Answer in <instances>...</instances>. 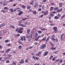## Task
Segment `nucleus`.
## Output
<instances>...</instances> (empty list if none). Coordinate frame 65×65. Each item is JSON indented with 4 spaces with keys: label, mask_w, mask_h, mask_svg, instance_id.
Returning a JSON list of instances; mask_svg holds the SVG:
<instances>
[{
    "label": "nucleus",
    "mask_w": 65,
    "mask_h": 65,
    "mask_svg": "<svg viewBox=\"0 0 65 65\" xmlns=\"http://www.w3.org/2000/svg\"><path fill=\"white\" fill-rule=\"evenodd\" d=\"M24 29L22 27H20L19 29V30L18 31V33H22L23 32V31H22Z\"/></svg>",
    "instance_id": "obj_1"
},
{
    "label": "nucleus",
    "mask_w": 65,
    "mask_h": 65,
    "mask_svg": "<svg viewBox=\"0 0 65 65\" xmlns=\"http://www.w3.org/2000/svg\"><path fill=\"white\" fill-rule=\"evenodd\" d=\"M54 32H57L58 31V28L56 27H54L53 28Z\"/></svg>",
    "instance_id": "obj_2"
},
{
    "label": "nucleus",
    "mask_w": 65,
    "mask_h": 65,
    "mask_svg": "<svg viewBox=\"0 0 65 65\" xmlns=\"http://www.w3.org/2000/svg\"><path fill=\"white\" fill-rule=\"evenodd\" d=\"M55 13H56V12H52L50 14V16L51 17H54V14Z\"/></svg>",
    "instance_id": "obj_3"
},
{
    "label": "nucleus",
    "mask_w": 65,
    "mask_h": 65,
    "mask_svg": "<svg viewBox=\"0 0 65 65\" xmlns=\"http://www.w3.org/2000/svg\"><path fill=\"white\" fill-rule=\"evenodd\" d=\"M46 47V44H44L42 46H41L40 48L41 49H43Z\"/></svg>",
    "instance_id": "obj_4"
},
{
    "label": "nucleus",
    "mask_w": 65,
    "mask_h": 65,
    "mask_svg": "<svg viewBox=\"0 0 65 65\" xmlns=\"http://www.w3.org/2000/svg\"><path fill=\"white\" fill-rule=\"evenodd\" d=\"M19 25L20 26H22V27H26V25H24L23 24H19Z\"/></svg>",
    "instance_id": "obj_5"
},
{
    "label": "nucleus",
    "mask_w": 65,
    "mask_h": 65,
    "mask_svg": "<svg viewBox=\"0 0 65 65\" xmlns=\"http://www.w3.org/2000/svg\"><path fill=\"white\" fill-rule=\"evenodd\" d=\"M48 10H46L45 12L44 13V15H47L48 14Z\"/></svg>",
    "instance_id": "obj_6"
},
{
    "label": "nucleus",
    "mask_w": 65,
    "mask_h": 65,
    "mask_svg": "<svg viewBox=\"0 0 65 65\" xmlns=\"http://www.w3.org/2000/svg\"><path fill=\"white\" fill-rule=\"evenodd\" d=\"M23 13V12L22 11H20L18 13V15H21Z\"/></svg>",
    "instance_id": "obj_7"
},
{
    "label": "nucleus",
    "mask_w": 65,
    "mask_h": 65,
    "mask_svg": "<svg viewBox=\"0 0 65 65\" xmlns=\"http://www.w3.org/2000/svg\"><path fill=\"white\" fill-rule=\"evenodd\" d=\"M62 10H63V9L62 8H61L60 10H57V12H61V11H62Z\"/></svg>",
    "instance_id": "obj_8"
},
{
    "label": "nucleus",
    "mask_w": 65,
    "mask_h": 65,
    "mask_svg": "<svg viewBox=\"0 0 65 65\" xmlns=\"http://www.w3.org/2000/svg\"><path fill=\"white\" fill-rule=\"evenodd\" d=\"M48 51L46 52L44 54V56H46V55H47L48 54Z\"/></svg>",
    "instance_id": "obj_9"
},
{
    "label": "nucleus",
    "mask_w": 65,
    "mask_h": 65,
    "mask_svg": "<svg viewBox=\"0 0 65 65\" xmlns=\"http://www.w3.org/2000/svg\"><path fill=\"white\" fill-rule=\"evenodd\" d=\"M41 53H42V51H39L38 53V54H36V56H39V55H40V54H41Z\"/></svg>",
    "instance_id": "obj_10"
},
{
    "label": "nucleus",
    "mask_w": 65,
    "mask_h": 65,
    "mask_svg": "<svg viewBox=\"0 0 65 65\" xmlns=\"http://www.w3.org/2000/svg\"><path fill=\"white\" fill-rule=\"evenodd\" d=\"M5 26V24L3 23L1 25H0V28H1V27H4V26Z\"/></svg>",
    "instance_id": "obj_11"
},
{
    "label": "nucleus",
    "mask_w": 65,
    "mask_h": 65,
    "mask_svg": "<svg viewBox=\"0 0 65 65\" xmlns=\"http://www.w3.org/2000/svg\"><path fill=\"white\" fill-rule=\"evenodd\" d=\"M62 5H63V4L62 3H60L59 4V7L61 8L62 7Z\"/></svg>",
    "instance_id": "obj_12"
},
{
    "label": "nucleus",
    "mask_w": 65,
    "mask_h": 65,
    "mask_svg": "<svg viewBox=\"0 0 65 65\" xmlns=\"http://www.w3.org/2000/svg\"><path fill=\"white\" fill-rule=\"evenodd\" d=\"M30 29H28L27 31V34H29V33H30Z\"/></svg>",
    "instance_id": "obj_13"
},
{
    "label": "nucleus",
    "mask_w": 65,
    "mask_h": 65,
    "mask_svg": "<svg viewBox=\"0 0 65 65\" xmlns=\"http://www.w3.org/2000/svg\"><path fill=\"white\" fill-rule=\"evenodd\" d=\"M24 63V60L22 59L20 61V64H23Z\"/></svg>",
    "instance_id": "obj_14"
},
{
    "label": "nucleus",
    "mask_w": 65,
    "mask_h": 65,
    "mask_svg": "<svg viewBox=\"0 0 65 65\" xmlns=\"http://www.w3.org/2000/svg\"><path fill=\"white\" fill-rule=\"evenodd\" d=\"M64 35V34H63L61 35L60 36V38L61 41L62 40V39H63V36Z\"/></svg>",
    "instance_id": "obj_15"
},
{
    "label": "nucleus",
    "mask_w": 65,
    "mask_h": 65,
    "mask_svg": "<svg viewBox=\"0 0 65 65\" xmlns=\"http://www.w3.org/2000/svg\"><path fill=\"white\" fill-rule=\"evenodd\" d=\"M49 43L50 44H51V45H52V46H53L55 45L54 44H53V42H49Z\"/></svg>",
    "instance_id": "obj_16"
},
{
    "label": "nucleus",
    "mask_w": 65,
    "mask_h": 65,
    "mask_svg": "<svg viewBox=\"0 0 65 65\" xmlns=\"http://www.w3.org/2000/svg\"><path fill=\"white\" fill-rule=\"evenodd\" d=\"M50 38V37H48L47 38V39L46 40V42H47L48 40H49V39Z\"/></svg>",
    "instance_id": "obj_17"
},
{
    "label": "nucleus",
    "mask_w": 65,
    "mask_h": 65,
    "mask_svg": "<svg viewBox=\"0 0 65 65\" xmlns=\"http://www.w3.org/2000/svg\"><path fill=\"white\" fill-rule=\"evenodd\" d=\"M38 36V33H37L36 32L35 34V37H36Z\"/></svg>",
    "instance_id": "obj_18"
},
{
    "label": "nucleus",
    "mask_w": 65,
    "mask_h": 65,
    "mask_svg": "<svg viewBox=\"0 0 65 65\" xmlns=\"http://www.w3.org/2000/svg\"><path fill=\"white\" fill-rule=\"evenodd\" d=\"M65 15H62L61 17V20H62V19H63L64 18H65Z\"/></svg>",
    "instance_id": "obj_19"
},
{
    "label": "nucleus",
    "mask_w": 65,
    "mask_h": 65,
    "mask_svg": "<svg viewBox=\"0 0 65 65\" xmlns=\"http://www.w3.org/2000/svg\"><path fill=\"white\" fill-rule=\"evenodd\" d=\"M29 60V58H27L25 60V63H28V60Z\"/></svg>",
    "instance_id": "obj_20"
},
{
    "label": "nucleus",
    "mask_w": 65,
    "mask_h": 65,
    "mask_svg": "<svg viewBox=\"0 0 65 65\" xmlns=\"http://www.w3.org/2000/svg\"><path fill=\"white\" fill-rule=\"evenodd\" d=\"M27 19H28V18H24L22 19V21H25V20H27Z\"/></svg>",
    "instance_id": "obj_21"
},
{
    "label": "nucleus",
    "mask_w": 65,
    "mask_h": 65,
    "mask_svg": "<svg viewBox=\"0 0 65 65\" xmlns=\"http://www.w3.org/2000/svg\"><path fill=\"white\" fill-rule=\"evenodd\" d=\"M32 12L34 14H36V13H37V12L35 11H32Z\"/></svg>",
    "instance_id": "obj_22"
},
{
    "label": "nucleus",
    "mask_w": 65,
    "mask_h": 65,
    "mask_svg": "<svg viewBox=\"0 0 65 65\" xmlns=\"http://www.w3.org/2000/svg\"><path fill=\"white\" fill-rule=\"evenodd\" d=\"M46 37H44L43 38L42 40L43 41H44V40H46Z\"/></svg>",
    "instance_id": "obj_23"
},
{
    "label": "nucleus",
    "mask_w": 65,
    "mask_h": 65,
    "mask_svg": "<svg viewBox=\"0 0 65 65\" xmlns=\"http://www.w3.org/2000/svg\"><path fill=\"white\" fill-rule=\"evenodd\" d=\"M53 9H54V7H51L50 10V11H52V10H53Z\"/></svg>",
    "instance_id": "obj_24"
},
{
    "label": "nucleus",
    "mask_w": 65,
    "mask_h": 65,
    "mask_svg": "<svg viewBox=\"0 0 65 65\" xmlns=\"http://www.w3.org/2000/svg\"><path fill=\"white\" fill-rule=\"evenodd\" d=\"M51 49L52 50H56V48H54L53 47H52L51 48Z\"/></svg>",
    "instance_id": "obj_25"
},
{
    "label": "nucleus",
    "mask_w": 65,
    "mask_h": 65,
    "mask_svg": "<svg viewBox=\"0 0 65 65\" xmlns=\"http://www.w3.org/2000/svg\"><path fill=\"white\" fill-rule=\"evenodd\" d=\"M35 37V40H36V41H37L38 40V39H39L38 37Z\"/></svg>",
    "instance_id": "obj_26"
},
{
    "label": "nucleus",
    "mask_w": 65,
    "mask_h": 65,
    "mask_svg": "<svg viewBox=\"0 0 65 65\" xmlns=\"http://www.w3.org/2000/svg\"><path fill=\"white\" fill-rule=\"evenodd\" d=\"M22 45H20L19 46L18 48L19 49H21V48H22Z\"/></svg>",
    "instance_id": "obj_27"
},
{
    "label": "nucleus",
    "mask_w": 65,
    "mask_h": 65,
    "mask_svg": "<svg viewBox=\"0 0 65 65\" xmlns=\"http://www.w3.org/2000/svg\"><path fill=\"white\" fill-rule=\"evenodd\" d=\"M10 27L12 28H15V27H14V26H13V25H10Z\"/></svg>",
    "instance_id": "obj_28"
},
{
    "label": "nucleus",
    "mask_w": 65,
    "mask_h": 65,
    "mask_svg": "<svg viewBox=\"0 0 65 65\" xmlns=\"http://www.w3.org/2000/svg\"><path fill=\"white\" fill-rule=\"evenodd\" d=\"M54 19H59V17L57 16H55L54 17Z\"/></svg>",
    "instance_id": "obj_29"
},
{
    "label": "nucleus",
    "mask_w": 65,
    "mask_h": 65,
    "mask_svg": "<svg viewBox=\"0 0 65 65\" xmlns=\"http://www.w3.org/2000/svg\"><path fill=\"white\" fill-rule=\"evenodd\" d=\"M22 7L23 9H25V6L23 5L21 6Z\"/></svg>",
    "instance_id": "obj_30"
},
{
    "label": "nucleus",
    "mask_w": 65,
    "mask_h": 65,
    "mask_svg": "<svg viewBox=\"0 0 65 65\" xmlns=\"http://www.w3.org/2000/svg\"><path fill=\"white\" fill-rule=\"evenodd\" d=\"M52 38V40H53V41H54L55 42H56V39H55L54 38Z\"/></svg>",
    "instance_id": "obj_31"
},
{
    "label": "nucleus",
    "mask_w": 65,
    "mask_h": 65,
    "mask_svg": "<svg viewBox=\"0 0 65 65\" xmlns=\"http://www.w3.org/2000/svg\"><path fill=\"white\" fill-rule=\"evenodd\" d=\"M23 38L24 41H25V40H26V36H23Z\"/></svg>",
    "instance_id": "obj_32"
},
{
    "label": "nucleus",
    "mask_w": 65,
    "mask_h": 65,
    "mask_svg": "<svg viewBox=\"0 0 65 65\" xmlns=\"http://www.w3.org/2000/svg\"><path fill=\"white\" fill-rule=\"evenodd\" d=\"M21 41H23V40H24L23 36H22L21 37Z\"/></svg>",
    "instance_id": "obj_33"
},
{
    "label": "nucleus",
    "mask_w": 65,
    "mask_h": 65,
    "mask_svg": "<svg viewBox=\"0 0 65 65\" xmlns=\"http://www.w3.org/2000/svg\"><path fill=\"white\" fill-rule=\"evenodd\" d=\"M44 7H45V6H44L43 5L42 6V9H44Z\"/></svg>",
    "instance_id": "obj_34"
},
{
    "label": "nucleus",
    "mask_w": 65,
    "mask_h": 65,
    "mask_svg": "<svg viewBox=\"0 0 65 65\" xmlns=\"http://www.w3.org/2000/svg\"><path fill=\"white\" fill-rule=\"evenodd\" d=\"M58 8L59 7H56V8H54V10H57V9H58Z\"/></svg>",
    "instance_id": "obj_35"
},
{
    "label": "nucleus",
    "mask_w": 65,
    "mask_h": 65,
    "mask_svg": "<svg viewBox=\"0 0 65 65\" xmlns=\"http://www.w3.org/2000/svg\"><path fill=\"white\" fill-rule=\"evenodd\" d=\"M10 11H11V12H13V10L12 9H10Z\"/></svg>",
    "instance_id": "obj_36"
},
{
    "label": "nucleus",
    "mask_w": 65,
    "mask_h": 65,
    "mask_svg": "<svg viewBox=\"0 0 65 65\" xmlns=\"http://www.w3.org/2000/svg\"><path fill=\"white\" fill-rule=\"evenodd\" d=\"M52 58H53V56L52 55L51 56H50V60H52Z\"/></svg>",
    "instance_id": "obj_37"
},
{
    "label": "nucleus",
    "mask_w": 65,
    "mask_h": 65,
    "mask_svg": "<svg viewBox=\"0 0 65 65\" xmlns=\"http://www.w3.org/2000/svg\"><path fill=\"white\" fill-rule=\"evenodd\" d=\"M41 32H42V31L40 30H39L38 31V33L39 34H41Z\"/></svg>",
    "instance_id": "obj_38"
},
{
    "label": "nucleus",
    "mask_w": 65,
    "mask_h": 65,
    "mask_svg": "<svg viewBox=\"0 0 65 65\" xmlns=\"http://www.w3.org/2000/svg\"><path fill=\"white\" fill-rule=\"evenodd\" d=\"M55 58H56V57H54L52 59V61H55Z\"/></svg>",
    "instance_id": "obj_39"
},
{
    "label": "nucleus",
    "mask_w": 65,
    "mask_h": 65,
    "mask_svg": "<svg viewBox=\"0 0 65 65\" xmlns=\"http://www.w3.org/2000/svg\"><path fill=\"white\" fill-rule=\"evenodd\" d=\"M32 57L33 59H34V60H36L35 56H33Z\"/></svg>",
    "instance_id": "obj_40"
},
{
    "label": "nucleus",
    "mask_w": 65,
    "mask_h": 65,
    "mask_svg": "<svg viewBox=\"0 0 65 65\" xmlns=\"http://www.w3.org/2000/svg\"><path fill=\"white\" fill-rule=\"evenodd\" d=\"M55 35H53V36H52L51 38H55Z\"/></svg>",
    "instance_id": "obj_41"
},
{
    "label": "nucleus",
    "mask_w": 65,
    "mask_h": 65,
    "mask_svg": "<svg viewBox=\"0 0 65 65\" xmlns=\"http://www.w3.org/2000/svg\"><path fill=\"white\" fill-rule=\"evenodd\" d=\"M9 50H10V49H8L6 51L7 52V53H8V52H9Z\"/></svg>",
    "instance_id": "obj_42"
},
{
    "label": "nucleus",
    "mask_w": 65,
    "mask_h": 65,
    "mask_svg": "<svg viewBox=\"0 0 65 65\" xmlns=\"http://www.w3.org/2000/svg\"><path fill=\"white\" fill-rule=\"evenodd\" d=\"M27 9H30V6H28L27 7Z\"/></svg>",
    "instance_id": "obj_43"
},
{
    "label": "nucleus",
    "mask_w": 65,
    "mask_h": 65,
    "mask_svg": "<svg viewBox=\"0 0 65 65\" xmlns=\"http://www.w3.org/2000/svg\"><path fill=\"white\" fill-rule=\"evenodd\" d=\"M5 43H7V42H8V40H6L5 41Z\"/></svg>",
    "instance_id": "obj_44"
},
{
    "label": "nucleus",
    "mask_w": 65,
    "mask_h": 65,
    "mask_svg": "<svg viewBox=\"0 0 65 65\" xmlns=\"http://www.w3.org/2000/svg\"><path fill=\"white\" fill-rule=\"evenodd\" d=\"M43 15H44V14H42L40 16V18H43Z\"/></svg>",
    "instance_id": "obj_45"
},
{
    "label": "nucleus",
    "mask_w": 65,
    "mask_h": 65,
    "mask_svg": "<svg viewBox=\"0 0 65 65\" xmlns=\"http://www.w3.org/2000/svg\"><path fill=\"white\" fill-rule=\"evenodd\" d=\"M32 36H33V35H32V34H31L30 36V38H32Z\"/></svg>",
    "instance_id": "obj_46"
},
{
    "label": "nucleus",
    "mask_w": 65,
    "mask_h": 65,
    "mask_svg": "<svg viewBox=\"0 0 65 65\" xmlns=\"http://www.w3.org/2000/svg\"><path fill=\"white\" fill-rule=\"evenodd\" d=\"M36 60H39V58L38 57H36Z\"/></svg>",
    "instance_id": "obj_47"
},
{
    "label": "nucleus",
    "mask_w": 65,
    "mask_h": 65,
    "mask_svg": "<svg viewBox=\"0 0 65 65\" xmlns=\"http://www.w3.org/2000/svg\"><path fill=\"white\" fill-rule=\"evenodd\" d=\"M33 3L32 2H30V5H33Z\"/></svg>",
    "instance_id": "obj_48"
},
{
    "label": "nucleus",
    "mask_w": 65,
    "mask_h": 65,
    "mask_svg": "<svg viewBox=\"0 0 65 65\" xmlns=\"http://www.w3.org/2000/svg\"><path fill=\"white\" fill-rule=\"evenodd\" d=\"M3 5L4 6H5L6 5V4L5 2H4Z\"/></svg>",
    "instance_id": "obj_49"
},
{
    "label": "nucleus",
    "mask_w": 65,
    "mask_h": 65,
    "mask_svg": "<svg viewBox=\"0 0 65 65\" xmlns=\"http://www.w3.org/2000/svg\"><path fill=\"white\" fill-rule=\"evenodd\" d=\"M26 38H29L30 37L29 36H27L26 37Z\"/></svg>",
    "instance_id": "obj_50"
},
{
    "label": "nucleus",
    "mask_w": 65,
    "mask_h": 65,
    "mask_svg": "<svg viewBox=\"0 0 65 65\" xmlns=\"http://www.w3.org/2000/svg\"><path fill=\"white\" fill-rule=\"evenodd\" d=\"M37 4H36L34 6V7H37Z\"/></svg>",
    "instance_id": "obj_51"
},
{
    "label": "nucleus",
    "mask_w": 65,
    "mask_h": 65,
    "mask_svg": "<svg viewBox=\"0 0 65 65\" xmlns=\"http://www.w3.org/2000/svg\"><path fill=\"white\" fill-rule=\"evenodd\" d=\"M2 12H4V13L5 12V10H2L1 11Z\"/></svg>",
    "instance_id": "obj_52"
},
{
    "label": "nucleus",
    "mask_w": 65,
    "mask_h": 65,
    "mask_svg": "<svg viewBox=\"0 0 65 65\" xmlns=\"http://www.w3.org/2000/svg\"><path fill=\"white\" fill-rule=\"evenodd\" d=\"M48 22L50 23H52V20H50V21H48Z\"/></svg>",
    "instance_id": "obj_53"
},
{
    "label": "nucleus",
    "mask_w": 65,
    "mask_h": 65,
    "mask_svg": "<svg viewBox=\"0 0 65 65\" xmlns=\"http://www.w3.org/2000/svg\"><path fill=\"white\" fill-rule=\"evenodd\" d=\"M50 25L51 26H54V25H55V24H50Z\"/></svg>",
    "instance_id": "obj_54"
},
{
    "label": "nucleus",
    "mask_w": 65,
    "mask_h": 65,
    "mask_svg": "<svg viewBox=\"0 0 65 65\" xmlns=\"http://www.w3.org/2000/svg\"><path fill=\"white\" fill-rule=\"evenodd\" d=\"M41 10H42V9H41V8H40L39 9H38V11H41Z\"/></svg>",
    "instance_id": "obj_55"
},
{
    "label": "nucleus",
    "mask_w": 65,
    "mask_h": 65,
    "mask_svg": "<svg viewBox=\"0 0 65 65\" xmlns=\"http://www.w3.org/2000/svg\"><path fill=\"white\" fill-rule=\"evenodd\" d=\"M41 30H45V29L44 28H43L41 29Z\"/></svg>",
    "instance_id": "obj_56"
},
{
    "label": "nucleus",
    "mask_w": 65,
    "mask_h": 65,
    "mask_svg": "<svg viewBox=\"0 0 65 65\" xmlns=\"http://www.w3.org/2000/svg\"><path fill=\"white\" fill-rule=\"evenodd\" d=\"M32 47H33V46H30L29 47V49H31V48H32Z\"/></svg>",
    "instance_id": "obj_57"
},
{
    "label": "nucleus",
    "mask_w": 65,
    "mask_h": 65,
    "mask_svg": "<svg viewBox=\"0 0 65 65\" xmlns=\"http://www.w3.org/2000/svg\"><path fill=\"white\" fill-rule=\"evenodd\" d=\"M46 0H43V2H46Z\"/></svg>",
    "instance_id": "obj_58"
},
{
    "label": "nucleus",
    "mask_w": 65,
    "mask_h": 65,
    "mask_svg": "<svg viewBox=\"0 0 65 65\" xmlns=\"http://www.w3.org/2000/svg\"><path fill=\"white\" fill-rule=\"evenodd\" d=\"M57 15L58 17H60V14H57Z\"/></svg>",
    "instance_id": "obj_59"
},
{
    "label": "nucleus",
    "mask_w": 65,
    "mask_h": 65,
    "mask_svg": "<svg viewBox=\"0 0 65 65\" xmlns=\"http://www.w3.org/2000/svg\"><path fill=\"white\" fill-rule=\"evenodd\" d=\"M38 44V43L37 42H35L34 43L35 44V45H37V44Z\"/></svg>",
    "instance_id": "obj_60"
},
{
    "label": "nucleus",
    "mask_w": 65,
    "mask_h": 65,
    "mask_svg": "<svg viewBox=\"0 0 65 65\" xmlns=\"http://www.w3.org/2000/svg\"><path fill=\"white\" fill-rule=\"evenodd\" d=\"M3 2H0V4H3Z\"/></svg>",
    "instance_id": "obj_61"
},
{
    "label": "nucleus",
    "mask_w": 65,
    "mask_h": 65,
    "mask_svg": "<svg viewBox=\"0 0 65 65\" xmlns=\"http://www.w3.org/2000/svg\"><path fill=\"white\" fill-rule=\"evenodd\" d=\"M17 36H20V34H18L17 35Z\"/></svg>",
    "instance_id": "obj_62"
},
{
    "label": "nucleus",
    "mask_w": 65,
    "mask_h": 65,
    "mask_svg": "<svg viewBox=\"0 0 65 65\" xmlns=\"http://www.w3.org/2000/svg\"><path fill=\"white\" fill-rule=\"evenodd\" d=\"M51 4L52 5H55V4L54 3H51Z\"/></svg>",
    "instance_id": "obj_63"
},
{
    "label": "nucleus",
    "mask_w": 65,
    "mask_h": 65,
    "mask_svg": "<svg viewBox=\"0 0 65 65\" xmlns=\"http://www.w3.org/2000/svg\"><path fill=\"white\" fill-rule=\"evenodd\" d=\"M29 11H30V12H32V10L31 9H29Z\"/></svg>",
    "instance_id": "obj_64"
}]
</instances>
